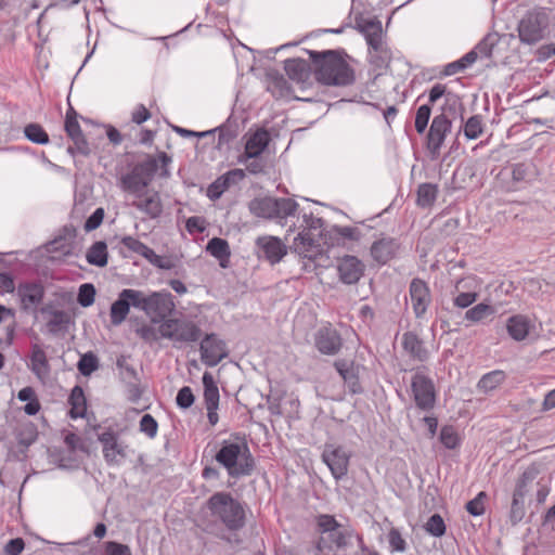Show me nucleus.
I'll use <instances>...</instances> for the list:
<instances>
[{
    "label": "nucleus",
    "instance_id": "774afa93",
    "mask_svg": "<svg viewBox=\"0 0 555 555\" xmlns=\"http://www.w3.org/2000/svg\"><path fill=\"white\" fill-rule=\"evenodd\" d=\"M478 294L476 292H462L454 299L453 304L457 308L465 309L477 300Z\"/></svg>",
    "mask_w": 555,
    "mask_h": 555
},
{
    "label": "nucleus",
    "instance_id": "7ed1b4c3",
    "mask_svg": "<svg viewBox=\"0 0 555 555\" xmlns=\"http://www.w3.org/2000/svg\"><path fill=\"white\" fill-rule=\"evenodd\" d=\"M315 555H335L336 551L346 550L353 534L345 529L332 515L323 514L317 517Z\"/></svg>",
    "mask_w": 555,
    "mask_h": 555
},
{
    "label": "nucleus",
    "instance_id": "0e129e2a",
    "mask_svg": "<svg viewBox=\"0 0 555 555\" xmlns=\"http://www.w3.org/2000/svg\"><path fill=\"white\" fill-rule=\"evenodd\" d=\"M532 170V165L517 163L512 166V178L516 182L526 181Z\"/></svg>",
    "mask_w": 555,
    "mask_h": 555
},
{
    "label": "nucleus",
    "instance_id": "f03ea898",
    "mask_svg": "<svg viewBox=\"0 0 555 555\" xmlns=\"http://www.w3.org/2000/svg\"><path fill=\"white\" fill-rule=\"evenodd\" d=\"M314 66L318 82L324 86L346 87L356 80L353 68L347 62V53L339 50L308 51Z\"/></svg>",
    "mask_w": 555,
    "mask_h": 555
},
{
    "label": "nucleus",
    "instance_id": "3c124183",
    "mask_svg": "<svg viewBox=\"0 0 555 555\" xmlns=\"http://www.w3.org/2000/svg\"><path fill=\"white\" fill-rule=\"evenodd\" d=\"M483 132L482 117L480 115H474L469 117L464 124V135L468 140H475L479 138Z\"/></svg>",
    "mask_w": 555,
    "mask_h": 555
},
{
    "label": "nucleus",
    "instance_id": "423d86ee",
    "mask_svg": "<svg viewBox=\"0 0 555 555\" xmlns=\"http://www.w3.org/2000/svg\"><path fill=\"white\" fill-rule=\"evenodd\" d=\"M158 332L162 338L171 340L175 347L196 343L202 336V330L195 322L179 318L164 320Z\"/></svg>",
    "mask_w": 555,
    "mask_h": 555
},
{
    "label": "nucleus",
    "instance_id": "4be33fe9",
    "mask_svg": "<svg viewBox=\"0 0 555 555\" xmlns=\"http://www.w3.org/2000/svg\"><path fill=\"white\" fill-rule=\"evenodd\" d=\"M400 243L390 236H382L376 240L370 249L371 256L378 264H386L397 256Z\"/></svg>",
    "mask_w": 555,
    "mask_h": 555
},
{
    "label": "nucleus",
    "instance_id": "58836bf2",
    "mask_svg": "<svg viewBox=\"0 0 555 555\" xmlns=\"http://www.w3.org/2000/svg\"><path fill=\"white\" fill-rule=\"evenodd\" d=\"M130 310L127 298L122 296V291L119 293L117 300L111 306V322L113 325L121 324Z\"/></svg>",
    "mask_w": 555,
    "mask_h": 555
},
{
    "label": "nucleus",
    "instance_id": "c756f323",
    "mask_svg": "<svg viewBox=\"0 0 555 555\" xmlns=\"http://www.w3.org/2000/svg\"><path fill=\"white\" fill-rule=\"evenodd\" d=\"M284 69L288 78L297 83H305L310 78L311 66L302 59H287Z\"/></svg>",
    "mask_w": 555,
    "mask_h": 555
},
{
    "label": "nucleus",
    "instance_id": "69168bd1",
    "mask_svg": "<svg viewBox=\"0 0 555 555\" xmlns=\"http://www.w3.org/2000/svg\"><path fill=\"white\" fill-rule=\"evenodd\" d=\"M195 397L189 386L182 387L176 397V402L181 409H188L194 403Z\"/></svg>",
    "mask_w": 555,
    "mask_h": 555
},
{
    "label": "nucleus",
    "instance_id": "c03bdc74",
    "mask_svg": "<svg viewBox=\"0 0 555 555\" xmlns=\"http://www.w3.org/2000/svg\"><path fill=\"white\" fill-rule=\"evenodd\" d=\"M132 169L151 183L154 175L158 170V160L154 156L147 155L145 159L135 164Z\"/></svg>",
    "mask_w": 555,
    "mask_h": 555
},
{
    "label": "nucleus",
    "instance_id": "2eb2a0df",
    "mask_svg": "<svg viewBox=\"0 0 555 555\" xmlns=\"http://www.w3.org/2000/svg\"><path fill=\"white\" fill-rule=\"evenodd\" d=\"M451 120L442 113L434 117L427 134V149L431 158H437L444 142L446 135L451 130Z\"/></svg>",
    "mask_w": 555,
    "mask_h": 555
},
{
    "label": "nucleus",
    "instance_id": "7c9ffc66",
    "mask_svg": "<svg viewBox=\"0 0 555 555\" xmlns=\"http://www.w3.org/2000/svg\"><path fill=\"white\" fill-rule=\"evenodd\" d=\"M149 184L150 182H147L142 176H140L133 169L130 172L122 175L120 177L121 190L133 196L144 195L145 191L149 190Z\"/></svg>",
    "mask_w": 555,
    "mask_h": 555
},
{
    "label": "nucleus",
    "instance_id": "72a5a7b5",
    "mask_svg": "<svg viewBox=\"0 0 555 555\" xmlns=\"http://www.w3.org/2000/svg\"><path fill=\"white\" fill-rule=\"evenodd\" d=\"M551 492L550 479L541 478L537 482L533 481V489L529 494H532L533 499L529 500V507H534L531 511V515L539 511V507L546 501L547 495Z\"/></svg>",
    "mask_w": 555,
    "mask_h": 555
},
{
    "label": "nucleus",
    "instance_id": "c85d7f7f",
    "mask_svg": "<svg viewBox=\"0 0 555 555\" xmlns=\"http://www.w3.org/2000/svg\"><path fill=\"white\" fill-rule=\"evenodd\" d=\"M204 385V400L207 409L206 416H218L216 411L219 404V389L214 376L205 372L202 377Z\"/></svg>",
    "mask_w": 555,
    "mask_h": 555
},
{
    "label": "nucleus",
    "instance_id": "cd10ccee",
    "mask_svg": "<svg viewBox=\"0 0 555 555\" xmlns=\"http://www.w3.org/2000/svg\"><path fill=\"white\" fill-rule=\"evenodd\" d=\"M267 90L276 99H297L294 95L292 85L286 78L278 70L269 72L267 74Z\"/></svg>",
    "mask_w": 555,
    "mask_h": 555
},
{
    "label": "nucleus",
    "instance_id": "de8ad7c7",
    "mask_svg": "<svg viewBox=\"0 0 555 555\" xmlns=\"http://www.w3.org/2000/svg\"><path fill=\"white\" fill-rule=\"evenodd\" d=\"M494 313V307L480 302L466 311L465 319L472 322H480Z\"/></svg>",
    "mask_w": 555,
    "mask_h": 555
},
{
    "label": "nucleus",
    "instance_id": "20e7f679",
    "mask_svg": "<svg viewBox=\"0 0 555 555\" xmlns=\"http://www.w3.org/2000/svg\"><path fill=\"white\" fill-rule=\"evenodd\" d=\"M215 459L233 478L249 476L255 468V460L244 442H224Z\"/></svg>",
    "mask_w": 555,
    "mask_h": 555
},
{
    "label": "nucleus",
    "instance_id": "680f3d73",
    "mask_svg": "<svg viewBox=\"0 0 555 555\" xmlns=\"http://www.w3.org/2000/svg\"><path fill=\"white\" fill-rule=\"evenodd\" d=\"M388 542L392 552H404L406 542L397 528H391L388 533Z\"/></svg>",
    "mask_w": 555,
    "mask_h": 555
},
{
    "label": "nucleus",
    "instance_id": "473e14b6",
    "mask_svg": "<svg viewBox=\"0 0 555 555\" xmlns=\"http://www.w3.org/2000/svg\"><path fill=\"white\" fill-rule=\"evenodd\" d=\"M530 325L528 317L524 314H516L507 319L506 330L514 340L521 341L528 336Z\"/></svg>",
    "mask_w": 555,
    "mask_h": 555
},
{
    "label": "nucleus",
    "instance_id": "412c9836",
    "mask_svg": "<svg viewBox=\"0 0 555 555\" xmlns=\"http://www.w3.org/2000/svg\"><path fill=\"white\" fill-rule=\"evenodd\" d=\"M314 345L322 354L334 356L340 350L343 340L335 328L324 326L317 332Z\"/></svg>",
    "mask_w": 555,
    "mask_h": 555
},
{
    "label": "nucleus",
    "instance_id": "ddd939ff",
    "mask_svg": "<svg viewBox=\"0 0 555 555\" xmlns=\"http://www.w3.org/2000/svg\"><path fill=\"white\" fill-rule=\"evenodd\" d=\"M17 296L21 301V308L27 313H31L35 317L38 315V307L41 304L44 296V288L38 282H23L17 286Z\"/></svg>",
    "mask_w": 555,
    "mask_h": 555
},
{
    "label": "nucleus",
    "instance_id": "a878e982",
    "mask_svg": "<svg viewBox=\"0 0 555 555\" xmlns=\"http://www.w3.org/2000/svg\"><path fill=\"white\" fill-rule=\"evenodd\" d=\"M334 367L344 379L352 393H360L363 391L359 379V365L352 360L338 359L334 362Z\"/></svg>",
    "mask_w": 555,
    "mask_h": 555
},
{
    "label": "nucleus",
    "instance_id": "aec40b11",
    "mask_svg": "<svg viewBox=\"0 0 555 555\" xmlns=\"http://www.w3.org/2000/svg\"><path fill=\"white\" fill-rule=\"evenodd\" d=\"M68 231V227L64 225V234L56 236L54 240L41 246L38 250L40 255L47 257L48 260L52 262L64 261L65 257L69 255V242L67 238Z\"/></svg>",
    "mask_w": 555,
    "mask_h": 555
},
{
    "label": "nucleus",
    "instance_id": "f257e3e1",
    "mask_svg": "<svg viewBox=\"0 0 555 555\" xmlns=\"http://www.w3.org/2000/svg\"><path fill=\"white\" fill-rule=\"evenodd\" d=\"M206 508L215 520H204L202 528L205 532L231 542L222 526L231 532L243 529L246 525V511L242 502L230 492L214 493L205 503Z\"/></svg>",
    "mask_w": 555,
    "mask_h": 555
},
{
    "label": "nucleus",
    "instance_id": "c9c22d12",
    "mask_svg": "<svg viewBox=\"0 0 555 555\" xmlns=\"http://www.w3.org/2000/svg\"><path fill=\"white\" fill-rule=\"evenodd\" d=\"M88 263L96 267H105L108 260L107 245L104 241L93 243L87 250Z\"/></svg>",
    "mask_w": 555,
    "mask_h": 555
},
{
    "label": "nucleus",
    "instance_id": "f704fd0d",
    "mask_svg": "<svg viewBox=\"0 0 555 555\" xmlns=\"http://www.w3.org/2000/svg\"><path fill=\"white\" fill-rule=\"evenodd\" d=\"M206 250L220 261V266L225 268L224 262L229 261L231 251L229 243L221 237H212L208 241Z\"/></svg>",
    "mask_w": 555,
    "mask_h": 555
},
{
    "label": "nucleus",
    "instance_id": "49530a36",
    "mask_svg": "<svg viewBox=\"0 0 555 555\" xmlns=\"http://www.w3.org/2000/svg\"><path fill=\"white\" fill-rule=\"evenodd\" d=\"M122 296L127 298L129 306L140 309L146 313L149 295H144L143 292L132 288L122 289Z\"/></svg>",
    "mask_w": 555,
    "mask_h": 555
},
{
    "label": "nucleus",
    "instance_id": "4c0bfd02",
    "mask_svg": "<svg viewBox=\"0 0 555 555\" xmlns=\"http://www.w3.org/2000/svg\"><path fill=\"white\" fill-rule=\"evenodd\" d=\"M116 366L119 371L120 379L126 384L139 382L137 369L130 363V357L121 354L117 358Z\"/></svg>",
    "mask_w": 555,
    "mask_h": 555
},
{
    "label": "nucleus",
    "instance_id": "338daca9",
    "mask_svg": "<svg viewBox=\"0 0 555 555\" xmlns=\"http://www.w3.org/2000/svg\"><path fill=\"white\" fill-rule=\"evenodd\" d=\"M104 219V209L99 207L96 208L86 220L85 230L87 232L93 231L98 229Z\"/></svg>",
    "mask_w": 555,
    "mask_h": 555
},
{
    "label": "nucleus",
    "instance_id": "864d4df0",
    "mask_svg": "<svg viewBox=\"0 0 555 555\" xmlns=\"http://www.w3.org/2000/svg\"><path fill=\"white\" fill-rule=\"evenodd\" d=\"M441 443L447 449H455L460 446L461 438L457 434V431L452 426H443L440 431L439 437Z\"/></svg>",
    "mask_w": 555,
    "mask_h": 555
},
{
    "label": "nucleus",
    "instance_id": "b1692460",
    "mask_svg": "<svg viewBox=\"0 0 555 555\" xmlns=\"http://www.w3.org/2000/svg\"><path fill=\"white\" fill-rule=\"evenodd\" d=\"M131 206L151 219L158 218L163 212V204L158 192L147 190L144 195L134 196Z\"/></svg>",
    "mask_w": 555,
    "mask_h": 555
},
{
    "label": "nucleus",
    "instance_id": "6e6552de",
    "mask_svg": "<svg viewBox=\"0 0 555 555\" xmlns=\"http://www.w3.org/2000/svg\"><path fill=\"white\" fill-rule=\"evenodd\" d=\"M550 25L548 15L543 11H530L518 23L521 43L532 46L544 39Z\"/></svg>",
    "mask_w": 555,
    "mask_h": 555
},
{
    "label": "nucleus",
    "instance_id": "4468645a",
    "mask_svg": "<svg viewBox=\"0 0 555 555\" xmlns=\"http://www.w3.org/2000/svg\"><path fill=\"white\" fill-rule=\"evenodd\" d=\"M424 370L425 366L420 367L412 377V391L416 404L422 409H428L435 401V388L433 380L424 374Z\"/></svg>",
    "mask_w": 555,
    "mask_h": 555
},
{
    "label": "nucleus",
    "instance_id": "a18cd8bd",
    "mask_svg": "<svg viewBox=\"0 0 555 555\" xmlns=\"http://www.w3.org/2000/svg\"><path fill=\"white\" fill-rule=\"evenodd\" d=\"M38 431L31 422H25L16 428V439L20 444L29 447L37 438Z\"/></svg>",
    "mask_w": 555,
    "mask_h": 555
},
{
    "label": "nucleus",
    "instance_id": "a19ab883",
    "mask_svg": "<svg viewBox=\"0 0 555 555\" xmlns=\"http://www.w3.org/2000/svg\"><path fill=\"white\" fill-rule=\"evenodd\" d=\"M17 398L26 402L24 411L28 415H35L40 410V403L37 399L36 392L31 387H24L18 391Z\"/></svg>",
    "mask_w": 555,
    "mask_h": 555
},
{
    "label": "nucleus",
    "instance_id": "0eeeda50",
    "mask_svg": "<svg viewBox=\"0 0 555 555\" xmlns=\"http://www.w3.org/2000/svg\"><path fill=\"white\" fill-rule=\"evenodd\" d=\"M102 446L104 461L108 466H118L128 455V446L120 439V433L113 427H95Z\"/></svg>",
    "mask_w": 555,
    "mask_h": 555
},
{
    "label": "nucleus",
    "instance_id": "a211bd4d",
    "mask_svg": "<svg viewBox=\"0 0 555 555\" xmlns=\"http://www.w3.org/2000/svg\"><path fill=\"white\" fill-rule=\"evenodd\" d=\"M292 249L302 258L315 261L323 255V248L312 233L302 231L294 238Z\"/></svg>",
    "mask_w": 555,
    "mask_h": 555
},
{
    "label": "nucleus",
    "instance_id": "5701e85b",
    "mask_svg": "<svg viewBox=\"0 0 555 555\" xmlns=\"http://www.w3.org/2000/svg\"><path fill=\"white\" fill-rule=\"evenodd\" d=\"M42 320L47 330L51 334H59L66 330L69 319L64 311L54 309L51 305L40 308L38 315L35 317Z\"/></svg>",
    "mask_w": 555,
    "mask_h": 555
},
{
    "label": "nucleus",
    "instance_id": "9b49d317",
    "mask_svg": "<svg viewBox=\"0 0 555 555\" xmlns=\"http://www.w3.org/2000/svg\"><path fill=\"white\" fill-rule=\"evenodd\" d=\"M259 259L268 261L274 266L279 263L286 255L288 247L281 238L272 235L258 236L255 242Z\"/></svg>",
    "mask_w": 555,
    "mask_h": 555
},
{
    "label": "nucleus",
    "instance_id": "6ab92c4d",
    "mask_svg": "<svg viewBox=\"0 0 555 555\" xmlns=\"http://www.w3.org/2000/svg\"><path fill=\"white\" fill-rule=\"evenodd\" d=\"M365 270L364 263L356 256L346 255L337 264L339 280L344 284L352 285L359 282Z\"/></svg>",
    "mask_w": 555,
    "mask_h": 555
},
{
    "label": "nucleus",
    "instance_id": "4d7b16f0",
    "mask_svg": "<svg viewBox=\"0 0 555 555\" xmlns=\"http://www.w3.org/2000/svg\"><path fill=\"white\" fill-rule=\"evenodd\" d=\"M425 530L434 537H442L446 533V525L442 517L439 514L431 515L425 524Z\"/></svg>",
    "mask_w": 555,
    "mask_h": 555
},
{
    "label": "nucleus",
    "instance_id": "79ce46f5",
    "mask_svg": "<svg viewBox=\"0 0 555 555\" xmlns=\"http://www.w3.org/2000/svg\"><path fill=\"white\" fill-rule=\"evenodd\" d=\"M72 142L77 147V151L83 155L90 153V147L88 142L85 140L79 124L77 121V113L72 107Z\"/></svg>",
    "mask_w": 555,
    "mask_h": 555
},
{
    "label": "nucleus",
    "instance_id": "2f4dec72",
    "mask_svg": "<svg viewBox=\"0 0 555 555\" xmlns=\"http://www.w3.org/2000/svg\"><path fill=\"white\" fill-rule=\"evenodd\" d=\"M28 366L30 371L38 377V379L43 382L46 378H48L50 374V365L44 350L39 345H34L31 347Z\"/></svg>",
    "mask_w": 555,
    "mask_h": 555
},
{
    "label": "nucleus",
    "instance_id": "09e8293b",
    "mask_svg": "<svg viewBox=\"0 0 555 555\" xmlns=\"http://www.w3.org/2000/svg\"><path fill=\"white\" fill-rule=\"evenodd\" d=\"M24 134L27 140L36 144H47L49 142L48 133L39 124L31 122L26 125Z\"/></svg>",
    "mask_w": 555,
    "mask_h": 555
},
{
    "label": "nucleus",
    "instance_id": "5fc2aeb1",
    "mask_svg": "<svg viewBox=\"0 0 555 555\" xmlns=\"http://www.w3.org/2000/svg\"><path fill=\"white\" fill-rule=\"evenodd\" d=\"M77 366L82 375L89 376L99 367L98 357L92 352L85 353L81 356Z\"/></svg>",
    "mask_w": 555,
    "mask_h": 555
},
{
    "label": "nucleus",
    "instance_id": "e2e57ef3",
    "mask_svg": "<svg viewBox=\"0 0 555 555\" xmlns=\"http://www.w3.org/2000/svg\"><path fill=\"white\" fill-rule=\"evenodd\" d=\"M240 163L245 164L246 170L251 175L263 173L267 168V162L261 155L254 156L247 162H240Z\"/></svg>",
    "mask_w": 555,
    "mask_h": 555
},
{
    "label": "nucleus",
    "instance_id": "dca6fc26",
    "mask_svg": "<svg viewBox=\"0 0 555 555\" xmlns=\"http://www.w3.org/2000/svg\"><path fill=\"white\" fill-rule=\"evenodd\" d=\"M323 462L328 466L335 479H341L348 473L350 454L341 447L325 444L322 453Z\"/></svg>",
    "mask_w": 555,
    "mask_h": 555
},
{
    "label": "nucleus",
    "instance_id": "f3484780",
    "mask_svg": "<svg viewBox=\"0 0 555 555\" xmlns=\"http://www.w3.org/2000/svg\"><path fill=\"white\" fill-rule=\"evenodd\" d=\"M409 293L415 318H423L431 302L428 284L425 281L415 278L410 283Z\"/></svg>",
    "mask_w": 555,
    "mask_h": 555
},
{
    "label": "nucleus",
    "instance_id": "39448f33",
    "mask_svg": "<svg viewBox=\"0 0 555 555\" xmlns=\"http://www.w3.org/2000/svg\"><path fill=\"white\" fill-rule=\"evenodd\" d=\"M248 208L250 214L258 218L284 219L296 214L298 204L292 198L263 196L251 199Z\"/></svg>",
    "mask_w": 555,
    "mask_h": 555
},
{
    "label": "nucleus",
    "instance_id": "052dcab7",
    "mask_svg": "<svg viewBox=\"0 0 555 555\" xmlns=\"http://www.w3.org/2000/svg\"><path fill=\"white\" fill-rule=\"evenodd\" d=\"M487 493L481 491L473 500L466 503V511L472 516H480L485 513V501Z\"/></svg>",
    "mask_w": 555,
    "mask_h": 555
},
{
    "label": "nucleus",
    "instance_id": "603ef678",
    "mask_svg": "<svg viewBox=\"0 0 555 555\" xmlns=\"http://www.w3.org/2000/svg\"><path fill=\"white\" fill-rule=\"evenodd\" d=\"M96 289L92 283H85L80 285L77 295V302L83 307H90L94 302Z\"/></svg>",
    "mask_w": 555,
    "mask_h": 555
},
{
    "label": "nucleus",
    "instance_id": "1a4fd4ad",
    "mask_svg": "<svg viewBox=\"0 0 555 555\" xmlns=\"http://www.w3.org/2000/svg\"><path fill=\"white\" fill-rule=\"evenodd\" d=\"M533 489V475L525 472L517 480L512 495L508 520L512 526L518 525L526 515L525 500Z\"/></svg>",
    "mask_w": 555,
    "mask_h": 555
},
{
    "label": "nucleus",
    "instance_id": "8fccbe9b",
    "mask_svg": "<svg viewBox=\"0 0 555 555\" xmlns=\"http://www.w3.org/2000/svg\"><path fill=\"white\" fill-rule=\"evenodd\" d=\"M72 416H87L86 399L80 386L72 388Z\"/></svg>",
    "mask_w": 555,
    "mask_h": 555
},
{
    "label": "nucleus",
    "instance_id": "13d9d810",
    "mask_svg": "<svg viewBox=\"0 0 555 555\" xmlns=\"http://www.w3.org/2000/svg\"><path fill=\"white\" fill-rule=\"evenodd\" d=\"M431 114V106L429 104L421 105L415 115V130L418 133H423L428 125Z\"/></svg>",
    "mask_w": 555,
    "mask_h": 555
},
{
    "label": "nucleus",
    "instance_id": "37998d69",
    "mask_svg": "<svg viewBox=\"0 0 555 555\" xmlns=\"http://www.w3.org/2000/svg\"><path fill=\"white\" fill-rule=\"evenodd\" d=\"M499 41V35L496 33H490L486 35L474 49L477 51L480 59H490Z\"/></svg>",
    "mask_w": 555,
    "mask_h": 555
},
{
    "label": "nucleus",
    "instance_id": "ea45409f",
    "mask_svg": "<svg viewBox=\"0 0 555 555\" xmlns=\"http://www.w3.org/2000/svg\"><path fill=\"white\" fill-rule=\"evenodd\" d=\"M506 378L505 372L495 370L485 374L478 382V389L483 392H489L498 388Z\"/></svg>",
    "mask_w": 555,
    "mask_h": 555
},
{
    "label": "nucleus",
    "instance_id": "f8f14e48",
    "mask_svg": "<svg viewBox=\"0 0 555 555\" xmlns=\"http://www.w3.org/2000/svg\"><path fill=\"white\" fill-rule=\"evenodd\" d=\"M176 309L173 296L169 292H153L149 295L146 314L153 315V322L162 323Z\"/></svg>",
    "mask_w": 555,
    "mask_h": 555
},
{
    "label": "nucleus",
    "instance_id": "bf43d9fd",
    "mask_svg": "<svg viewBox=\"0 0 555 555\" xmlns=\"http://www.w3.org/2000/svg\"><path fill=\"white\" fill-rule=\"evenodd\" d=\"M120 243L130 251L135 253L144 258L146 257L151 249L144 243L132 236H124Z\"/></svg>",
    "mask_w": 555,
    "mask_h": 555
},
{
    "label": "nucleus",
    "instance_id": "6e6d98bb",
    "mask_svg": "<svg viewBox=\"0 0 555 555\" xmlns=\"http://www.w3.org/2000/svg\"><path fill=\"white\" fill-rule=\"evenodd\" d=\"M230 183L227 178L220 176L217 178L207 189V196L211 201H217L221 195L230 188Z\"/></svg>",
    "mask_w": 555,
    "mask_h": 555
},
{
    "label": "nucleus",
    "instance_id": "393cba45",
    "mask_svg": "<svg viewBox=\"0 0 555 555\" xmlns=\"http://www.w3.org/2000/svg\"><path fill=\"white\" fill-rule=\"evenodd\" d=\"M401 345L404 352L413 361L426 362L429 359L430 352L425 346V343L414 332H405L401 337Z\"/></svg>",
    "mask_w": 555,
    "mask_h": 555
},
{
    "label": "nucleus",
    "instance_id": "bb28decb",
    "mask_svg": "<svg viewBox=\"0 0 555 555\" xmlns=\"http://www.w3.org/2000/svg\"><path fill=\"white\" fill-rule=\"evenodd\" d=\"M270 134L268 130L261 128L253 133L245 144V151L238 156V162H247L254 156H259L268 147Z\"/></svg>",
    "mask_w": 555,
    "mask_h": 555
},
{
    "label": "nucleus",
    "instance_id": "9d476101",
    "mask_svg": "<svg viewBox=\"0 0 555 555\" xmlns=\"http://www.w3.org/2000/svg\"><path fill=\"white\" fill-rule=\"evenodd\" d=\"M199 352L202 362L209 367L218 365L229 356L225 341L215 333L206 334L203 337Z\"/></svg>",
    "mask_w": 555,
    "mask_h": 555
},
{
    "label": "nucleus",
    "instance_id": "e433bc0d",
    "mask_svg": "<svg viewBox=\"0 0 555 555\" xmlns=\"http://www.w3.org/2000/svg\"><path fill=\"white\" fill-rule=\"evenodd\" d=\"M438 195V186L433 183H422L417 188L416 204L422 208L434 205Z\"/></svg>",
    "mask_w": 555,
    "mask_h": 555
}]
</instances>
